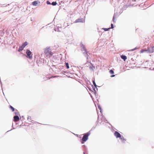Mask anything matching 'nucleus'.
I'll return each mask as SVG.
<instances>
[{"instance_id": "f257e3e1", "label": "nucleus", "mask_w": 154, "mask_h": 154, "mask_svg": "<svg viewBox=\"0 0 154 154\" xmlns=\"http://www.w3.org/2000/svg\"><path fill=\"white\" fill-rule=\"evenodd\" d=\"M80 45L82 48V51H84V52H83V54L88 59V57H89V55L90 54L88 53V51H87L85 45H84L82 43H81Z\"/></svg>"}, {"instance_id": "f03ea898", "label": "nucleus", "mask_w": 154, "mask_h": 154, "mask_svg": "<svg viewBox=\"0 0 154 154\" xmlns=\"http://www.w3.org/2000/svg\"><path fill=\"white\" fill-rule=\"evenodd\" d=\"M90 134V131H89L88 132L83 134V136L81 141V143L82 144H84L88 140V136Z\"/></svg>"}, {"instance_id": "7ed1b4c3", "label": "nucleus", "mask_w": 154, "mask_h": 154, "mask_svg": "<svg viewBox=\"0 0 154 154\" xmlns=\"http://www.w3.org/2000/svg\"><path fill=\"white\" fill-rule=\"evenodd\" d=\"M26 54L27 57L29 59H31L32 58V52L29 50L28 49L26 50Z\"/></svg>"}, {"instance_id": "20e7f679", "label": "nucleus", "mask_w": 154, "mask_h": 154, "mask_svg": "<svg viewBox=\"0 0 154 154\" xmlns=\"http://www.w3.org/2000/svg\"><path fill=\"white\" fill-rule=\"evenodd\" d=\"M85 20H84L83 18H79L77 19H76L74 22L75 23H79V22H81V23H83L85 22Z\"/></svg>"}, {"instance_id": "39448f33", "label": "nucleus", "mask_w": 154, "mask_h": 154, "mask_svg": "<svg viewBox=\"0 0 154 154\" xmlns=\"http://www.w3.org/2000/svg\"><path fill=\"white\" fill-rule=\"evenodd\" d=\"M114 135L117 138L121 137V134L117 131H115L114 133Z\"/></svg>"}, {"instance_id": "423d86ee", "label": "nucleus", "mask_w": 154, "mask_h": 154, "mask_svg": "<svg viewBox=\"0 0 154 154\" xmlns=\"http://www.w3.org/2000/svg\"><path fill=\"white\" fill-rule=\"evenodd\" d=\"M147 51L149 53H153L154 52V46L151 47L147 49Z\"/></svg>"}, {"instance_id": "0eeeda50", "label": "nucleus", "mask_w": 154, "mask_h": 154, "mask_svg": "<svg viewBox=\"0 0 154 154\" xmlns=\"http://www.w3.org/2000/svg\"><path fill=\"white\" fill-rule=\"evenodd\" d=\"M14 121L15 122H17L20 120L19 116L17 115H16L14 117Z\"/></svg>"}, {"instance_id": "6e6552de", "label": "nucleus", "mask_w": 154, "mask_h": 154, "mask_svg": "<svg viewBox=\"0 0 154 154\" xmlns=\"http://www.w3.org/2000/svg\"><path fill=\"white\" fill-rule=\"evenodd\" d=\"M88 66L89 69H92V70H93V68H95V66H93V64L91 63H89Z\"/></svg>"}, {"instance_id": "1a4fd4ad", "label": "nucleus", "mask_w": 154, "mask_h": 154, "mask_svg": "<svg viewBox=\"0 0 154 154\" xmlns=\"http://www.w3.org/2000/svg\"><path fill=\"white\" fill-rule=\"evenodd\" d=\"M47 51L46 53H48L51 56H52L53 54L50 51V49L49 48H48V49L45 51Z\"/></svg>"}, {"instance_id": "9d476101", "label": "nucleus", "mask_w": 154, "mask_h": 154, "mask_svg": "<svg viewBox=\"0 0 154 154\" xmlns=\"http://www.w3.org/2000/svg\"><path fill=\"white\" fill-rule=\"evenodd\" d=\"M120 57H121V58L123 60L125 61L127 59V56L124 55H121Z\"/></svg>"}, {"instance_id": "9b49d317", "label": "nucleus", "mask_w": 154, "mask_h": 154, "mask_svg": "<svg viewBox=\"0 0 154 154\" xmlns=\"http://www.w3.org/2000/svg\"><path fill=\"white\" fill-rule=\"evenodd\" d=\"M82 147L83 149V150L84 151L88 152V149L87 147L85 145H83L82 146Z\"/></svg>"}, {"instance_id": "f8f14e48", "label": "nucleus", "mask_w": 154, "mask_h": 154, "mask_svg": "<svg viewBox=\"0 0 154 154\" xmlns=\"http://www.w3.org/2000/svg\"><path fill=\"white\" fill-rule=\"evenodd\" d=\"M117 15V12H116V13H115L114 14L113 16V18H112V21L114 23L116 22V21L115 20V19L116 18V15Z\"/></svg>"}, {"instance_id": "ddd939ff", "label": "nucleus", "mask_w": 154, "mask_h": 154, "mask_svg": "<svg viewBox=\"0 0 154 154\" xmlns=\"http://www.w3.org/2000/svg\"><path fill=\"white\" fill-rule=\"evenodd\" d=\"M93 84L94 85V86L95 87V88H96L97 91L98 90V89L97 88V87H98L97 85L96 84V83L95 82V80H93Z\"/></svg>"}, {"instance_id": "4468645a", "label": "nucleus", "mask_w": 154, "mask_h": 154, "mask_svg": "<svg viewBox=\"0 0 154 154\" xmlns=\"http://www.w3.org/2000/svg\"><path fill=\"white\" fill-rule=\"evenodd\" d=\"M38 4V1H34L32 3V4L33 6H36Z\"/></svg>"}, {"instance_id": "2eb2a0df", "label": "nucleus", "mask_w": 154, "mask_h": 154, "mask_svg": "<svg viewBox=\"0 0 154 154\" xmlns=\"http://www.w3.org/2000/svg\"><path fill=\"white\" fill-rule=\"evenodd\" d=\"M28 44V42H25L24 43H23L22 45V46L24 48Z\"/></svg>"}, {"instance_id": "dca6fc26", "label": "nucleus", "mask_w": 154, "mask_h": 154, "mask_svg": "<svg viewBox=\"0 0 154 154\" xmlns=\"http://www.w3.org/2000/svg\"><path fill=\"white\" fill-rule=\"evenodd\" d=\"M24 48L22 45H21V46L19 47V49L18 50V52H20V51H22L23 50Z\"/></svg>"}, {"instance_id": "f3484780", "label": "nucleus", "mask_w": 154, "mask_h": 154, "mask_svg": "<svg viewBox=\"0 0 154 154\" xmlns=\"http://www.w3.org/2000/svg\"><path fill=\"white\" fill-rule=\"evenodd\" d=\"M120 138L121 139L123 143H124L126 141L125 139L124 138V137L123 136H121V137H120Z\"/></svg>"}, {"instance_id": "a211bd4d", "label": "nucleus", "mask_w": 154, "mask_h": 154, "mask_svg": "<svg viewBox=\"0 0 154 154\" xmlns=\"http://www.w3.org/2000/svg\"><path fill=\"white\" fill-rule=\"evenodd\" d=\"M97 106H98V108L100 110V112L101 113H102V108H101L100 105L99 104H97Z\"/></svg>"}, {"instance_id": "6ab92c4d", "label": "nucleus", "mask_w": 154, "mask_h": 154, "mask_svg": "<svg viewBox=\"0 0 154 154\" xmlns=\"http://www.w3.org/2000/svg\"><path fill=\"white\" fill-rule=\"evenodd\" d=\"M91 86L92 87V88L93 89V90L94 91V94L96 95V94H97V91L95 90V88H94L93 87V85H91Z\"/></svg>"}, {"instance_id": "aec40b11", "label": "nucleus", "mask_w": 154, "mask_h": 154, "mask_svg": "<svg viewBox=\"0 0 154 154\" xmlns=\"http://www.w3.org/2000/svg\"><path fill=\"white\" fill-rule=\"evenodd\" d=\"M9 108L12 110V112L14 111L15 110V109L12 106L10 105H9Z\"/></svg>"}, {"instance_id": "412c9836", "label": "nucleus", "mask_w": 154, "mask_h": 154, "mask_svg": "<svg viewBox=\"0 0 154 154\" xmlns=\"http://www.w3.org/2000/svg\"><path fill=\"white\" fill-rule=\"evenodd\" d=\"M65 64L66 67L67 68V69H69V64L68 63L66 62Z\"/></svg>"}, {"instance_id": "4be33fe9", "label": "nucleus", "mask_w": 154, "mask_h": 154, "mask_svg": "<svg viewBox=\"0 0 154 154\" xmlns=\"http://www.w3.org/2000/svg\"><path fill=\"white\" fill-rule=\"evenodd\" d=\"M57 4V3L56 2H53L51 3V5H53V6H55Z\"/></svg>"}, {"instance_id": "5701e85b", "label": "nucleus", "mask_w": 154, "mask_h": 154, "mask_svg": "<svg viewBox=\"0 0 154 154\" xmlns=\"http://www.w3.org/2000/svg\"><path fill=\"white\" fill-rule=\"evenodd\" d=\"M103 29L105 31H108L110 29V28H103Z\"/></svg>"}, {"instance_id": "b1692460", "label": "nucleus", "mask_w": 154, "mask_h": 154, "mask_svg": "<svg viewBox=\"0 0 154 154\" xmlns=\"http://www.w3.org/2000/svg\"><path fill=\"white\" fill-rule=\"evenodd\" d=\"M109 72L111 74H113L114 73V71L112 69H110L109 70Z\"/></svg>"}, {"instance_id": "393cba45", "label": "nucleus", "mask_w": 154, "mask_h": 154, "mask_svg": "<svg viewBox=\"0 0 154 154\" xmlns=\"http://www.w3.org/2000/svg\"><path fill=\"white\" fill-rule=\"evenodd\" d=\"M46 3L48 5H51V3L49 1H47Z\"/></svg>"}, {"instance_id": "a878e982", "label": "nucleus", "mask_w": 154, "mask_h": 154, "mask_svg": "<svg viewBox=\"0 0 154 154\" xmlns=\"http://www.w3.org/2000/svg\"><path fill=\"white\" fill-rule=\"evenodd\" d=\"M111 27H109V28H110V29H113L114 28L113 25V24L112 23L111 24Z\"/></svg>"}, {"instance_id": "bb28decb", "label": "nucleus", "mask_w": 154, "mask_h": 154, "mask_svg": "<svg viewBox=\"0 0 154 154\" xmlns=\"http://www.w3.org/2000/svg\"><path fill=\"white\" fill-rule=\"evenodd\" d=\"M137 49V47H136L135 48H134L133 49H131V50L130 51H134L136 49Z\"/></svg>"}, {"instance_id": "cd10ccee", "label": "nucleus", "mask_w": 154, "mask_h": 154, "mask_svg": "<svg viewBox=\"0 0 154 154\" xmlns=\"http://www.w3.org/2000/svg\"><path fill=\"white\" fill-rule=\"evenodd\" d=\"M31 117L30 116H28V118H27V120L29 121V120H31Z\"/></svg>"}, {"instance_id": "c85d7f7f", "label": "nucleus", "mask_w": 154, "mask_h": 154, "mask_svg": "<svg viewBox=\"0 0 154 154\" xmlns=\"http://www.w3.org/2000/svg\"><path fill=\"white\" fill-rule=\"evenodd\" d=\"M59 26L58 27V29H56V28L55 29H54V30L55 31H57V32H58L59 31V30H58V29H59Z\"/></svg>"}, {"instance_id": "c756f323", "label": "nucleus", "mask_w": 154, "mask_h": 154, "mask_svg": "<svg viewBox=\"0 0 154 154\" xmlns=\"http://www.w3.org/2000/svg\"><path fill=\"white\" fill-rule=\"evenodd\" d=\"M15 114L16 115H19L20 116V114H19V113L17 112H15Z\"/></svg>"}, {"instance_id": "7c9ffc66", "label": "nucleus", "mask_w": 154, "mask_h": 154, "mask_svg": "<svg viewBox=\"0 0 154 154\" xmlns=\"http://www.w3.org/2000/svg\"><path fill=\"white\" fill-rule=\"evenodd\" d=\"M146 51L144 50H143V49H142V50H141V51H140V52H141V53H143V52H144V51Z\"/></svg>"}, {"instance_id": "2f4dec72", "label": "nucleus", "mask_w": 154, "mask_h": 154, "mask_svg": "<svg viewBox=\"0 0 154 154\" xmlns=\"http://www.w3.org/2000/svg\"><path fill=\"white\" fill-rule=\"evenodd\" d=\"M95 127H93L90 130V131H92V130H93L94 129H95Z\"/></svg>"}, {"instance_id": "473e14b6", "label": "nucleus", "mask_w": 154, "mask_h": 154, "mask_svg": "<svg viewBox=\"0 0 154 154\" xmlns=\"http://www.w3.org/2000/svg\"><path fill=\"white\" fill-rule=\"evenodd\" d=\"M88 89H89L90 91H91V92H94L93 91H92V90H91L90 88H88Z\"/></svg>"}, {"instance_id": "72a5a7b5", "label": "nucleus", "mask_w": 154, "mask_h": 154, "mask_svg": "<svg viewBox=\"0 0 154 154\" xmlns=\"http://www.w3.org/2000/svg\"><path fill=\"white\" fill-rule=\"evenodd\" d=\"M150 69H151V70H154V67H153L152 68L151 67V68H150Z\"/></svg>"}, {"instance_id": "f704fd0d", "label": "nucleus", "mask_w": 154, "mask_h": 154, "mask_svg": "<svg viewBox=\"0 0 154 154\" xmlns=\"http://www.w3.org/2000/svg\"><path fill=\"white\" fill-rule=\"evenodd\" d=\"M115 76V75H111L110 77H114Z\"/></svg>"}, {"instance_id": "c9c22d12", "label": "nucleus", "mask_w": 154, "mask_h": 154, "mask_svg": "<svg viewBox=\"0 0 154 154\" xmlns=\"http://www.w3.org/2000/svg\"><path fill=\"white\" fill-rule=\"evenodd\" d=\"M83 154H88L87 152H85L84 151L83 152Z\"/></svg>"}, {"instance_id": "e433bc0d", "label": "nucleus", "mask_w": 154, "mask_h": 154, "mask_svg": "<svg viewBox=\"0 0 154 154\" xmlns=\"http://www.w3.org/2000/svg\"><path fill=\"white\" fill-rule=\"evenodd\" d=\"M22 118V119L23 120L24 119V117L23 116H22L21 117Z\"/></svg>"}, {"instance_id": "4c0bfd02", "label": "nucleus", "mask_w": 154, "mask_h": 154, "mask_svg": "<svg viewBox=\"0 0 154 154\" xmlns=\"http://www.w3.org/2000/svg\"><path fill=\"white\" fill-rule=\"evenodd\" d=\"M56 77V76H52V77H51V78H54V77Z\"/></svg>"}, {"instance_id": "58836bf2", "label": "nucleus", "mask_w": 154, "mask_h": 154, "mask_svg": "<svg viewBox=\"0 0 154 154\" xmlns=\"http://www.w3.org/2000/svg\"><path fill=\"white\" fill-rule=\"evenodd\" d=\"M104 120L106 122H107V120L106 119H104Z\"/></svg>"}, {"instance_id": "ea45409f", "label": "nucleus", "mask_w": 154, "mask_h": 154, "mask_svg": "<svg viewBox=\"0 0 154 154\" xmlns=\"http://www.w3.org/2000/svg\"><path fill=\"white\" fill-rule=\"evenodd\" d=\"M99 119V116H98V118H97V122L98 121V120Z\"/></svg>"}, {"instance_id": "a19ab883", "label": "nucleus", "mask_w": 154, "mask_h": 154, "mask_svg": "<svg viewBox=\"0 0 154 154\" xmlns=\"http://www.w3.org/2000/svg\"><path fill=\"white\" fill-rule=\"evenodd\" d=\"M9 5V4H8L7 5H6V6H5L6 7V6H8V5Z\"/></svg>"}, {"instance_id": "79ce46f5", "label": "nucleus", "mask_w": 154, "mask_h": 154, "mask_svg": "<svg viewBox=\"0 0 154 154\" xmlns=\"http://www.w3.org/2000/svg\"><path fill=\"white\" fill-rule=\"evenodd\" d=\"M91 97L92 98V96L91 95Z\"/></svg>"}, {"instance_id": "37998d69", "label": "nucleus", "mask_w": 154, "mask_h": 154, "mask_svg": "<svg viewBox=\"0 0 154 154\" xmlns=\"http://www.w3.org/2000/svg\"><path fill=\"white\" fill-rule=\"evenodd\" d=\"M0 83H1V84H2V82H1V81H0Z\"/></svg>"}]
</instances>
